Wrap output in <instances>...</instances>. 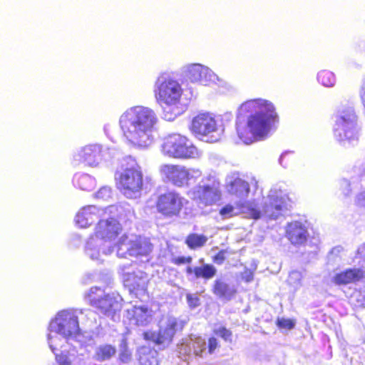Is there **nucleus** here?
<instances>
[{
	"instance_id": "f257e3e1",
	"label": "nucleus",
	"mask_w": 365,
	"mask_h": 365,
	"mask_svg": "<svg viewBox=\"0 0 365 365\" xmlns=\"http://www.w3.org/2000/svg\"><path fill=\"white\" fill-rule=\"evenodd\" d=\"M277 117L272 103L262 99L246 101L238 110L236 122L238 137L247 145L264 139Z\"/></svg>"
},
{
	"instance_id": "f03ea898",
	"label": "nucleus",
	"mask_w": 365,
	"mask_h": 365,
	"mask_svg": "<svg viewBox=\"0 0 365 365\" xmlns=\"http://www.w3.org/2000/svg\"><path fill=\"white\" fill-rule=\"evenodd\" d=\"M158 118L155 112L141 106L126 110L120 117L123 135L133 145L148 148L154 142V133Z\"/></svg>"
},
{
	"instance_id": "7ed1b4c3",
	"label": "nucleus",
	"mask_w": 365,
	"mask_h": 365,
	"mask_svg": "<svg viewBox=\"0 0 365 365\" xmlns=\"http://www.w3.org/2000/svg\"><path fill=\"white\" fill-rule=\"evenodd\" d=\"M109 212L99 220L93 235L87 240L85 253L92 260L103 261L104 257L111 255L118 246L115 240L121 230L120 223Z\"/></svg>"
},
{
	"instance_id": "20e7f679",
	"label": "nucleus",
	"mask_w": 365,
	"mask_h": 365,
	"mask_svg": "<svg viewBox=\"0 0 365 365\" xmlns=\"http://www.w3.org/2000/svg\"><path fill=\"white\" fill-rule=\"evenodd\" d=\"M154 93L158 103L164 109L165 119L173 120L181 113L179 105L182 89L177 81L168 74L160 75L155 81Z\"/></svg>"
},
{
	"instance_id": "39448f33",
	"label": "nucleus",
	"mask_w": 365,
	"mask_h": 365,
	"mask_svg": "<svg viewBox=\"0 0 365 365\" xmlns=\"http://www.w3.org/2000/svg\"><path fill=\"white\" fill-rule=\"evenodd\" d=\"M334 136L345 147L355 146L359 139L357 115L352 107L340 108L336 115Z\"/></svg>"
},
{
	"instance_id": "423d86ee",
	"label": "nucleus",
	"mask_w": 365,
	"mask_h": 365,
	"mask_svg": "<svg viewBox=\"0 0 365 365\" xmlns=\"http://www.w3.org/2000/svg\"><path fill=\"white\" fill-rule=\"evenodd\" d=\"M123 167V171L116 176L118 187L128 198H136L140 195L143 185L141 168L131 157L126 159Z\"/></svg>"
},
{
	"instance_id": "0eeeda50",
	"label": "nucleus",
	"mask_w": 365,
	"mask_h": 365,
	"mask_svg": "<svg viewBox=\"0 0 365 365\" xmlns=\"http://www.w3.org/2000/svg\"><path fill=\"white\" fill-rule=\"evenodd\" d=\"M190 129L201 140L215 143L221 139L224 126L210 113H200L192 120Z\"/></svg>"
},
{
	"instance_id": "6e6552de",
	"label": "nucleus",
	"mask_w": 365,
	"mask_h": 365,
	"mask_svg": "<svg viewBox=\"0 0 365 365\" xmlns=\"http://www.w3.org/2000/svg\"><path fill=\"white\" fill-rule=\"evenodd\" d=\"M161 151L166 156L180 159L198 158L202 155V152L186 137L177 133L164 138Z\"/></svg>"
},
{
	"instance_id": "1a4fd4ad",
	"label": "nucleus",
	"mask_w": 365,
	"mask_h": 365,
	"mask_svg": "<svg viewBox=\"0 0 365 365\" xmlns=\"http://www.w3.org/2000/svg\"><path fill=\"white\" fill-rule=\"evenodd\" d=\"M226 186L230 194L240 199L237 205L242 210V212L247 213L254 219L261 217L262 213L257 210V205L254 202L245 200L250 192V185L239 174L234 173L227 176Z\"/></svg>"
},
{
	"instance_id": "9d476101",
	"label": "nucleus",
	"mask_w": 365,
	"mask_h": 365,
	"mask_svg": "<svg viewBox=\"0 0 365 365\" xmlns=\"http://www.w3.org/2000/svg\"><path fill=\"white\" fill-rule=\"evenodd\" d=\"M86 297L101 314L110 317L113 321L119 320L118 313L121 309V304L118 296L114 294H105L102 289L94 287L91 288Z\"/></svg>"
},
{
	"instance_id": "9b49d317",
	"label": "nucleus",
	"mask_w": 365,
	"mask_h": 365,
	"mask_svg": "<svg viewBox=\"0 0 365 365\" xmlns=\"http://www.w3.org/2000/svg\"><path fill=\"white\" fill-rule=\"evenodd\" d=\"M185 322L174 317H166L159 324L158 332H146L145 338L163 346H168L173 340L177 331H181Z\"/></svg>"
},
{
	"instance_id": "f8f14e48",
	"label": "nucleus",
	"mask_w": 365,
	"mask_h": 365,
	"mask_svg": "<svg viewBox=\"0 0 365 365\" xmlns=\"http://www.w3.org/2000/svg\"><path fill=\"white\" fill-rule=\"evenodd\" d=\"M152 250V244L147 238L124 235L118 241L117 256L123 258L147 256Z\"/></svg>"
},
{
	"instance_id": "ddd939ff",
	"label": "nucleus",
	"mask_w": 365,
	"mask_h": 365,
	"mask_svg": "<svg viewBox=\"0 0 365 365\" xmlns=\"http://www.w3.org/2000/svg\"><path fill=\"white\" fill-rule=\"evenodd\" d=\"M161 175L177 187H182L188 182L199 178L202 172L199 169L186 168L178 165H163L160 168Z\"/></svg>"
},
{
	"instance_id": "4468645a",
	"label": "nucleus",
	"mask_w": 365,
	"mask_h": 365,
	"mask_svg": "<svg viewBox=\"0 0 365 365\" xmlns=\"http://www.w3.org/2000/svg\"><path fill=\"white\" fill-rule=\"evenodd\" d=\"M208 182H201L188 192L189 197L199 205H211L220 199V182L209 180Z\"/></svg>"
},
{
	"instance_id": "2eb2a0df",
	"label": "nucleus",
	"mask_w": 365,
	"mask_h": 365,
	"mask_svg": "<svg viewBox=\"0 0 365 365\" xmlns=\"http://www.w3.org/2000/svg\"><path fill=\"white\" fill-rule=\"evenodd\" d=\"M50 324L55 330L70 338H76L79 332V325L76 311L63 310L59 312Z\"/></svg>"
},
{
	"instance_id": "dca6fc26",
	"label": "nucleus",
	"mask_w": 365,
	"mask_h": 365,
	"mask_svg": "<svg viewBox=\"0 0 365 365\" xmlns=\"http://www.w3.org/2000/svg\"><path fill=\"white\" fill-rule=\"evenodd\" d=\"M288 196L281 190L272 189L264 202L263 214L272 220L277 219L288 210Z\"/></svg>"
},
{
	"instance_id": "f3484780",
	"label": "nucleus",
	"mask_w": 365,
	"mask_h": 365,
	"mask_svg": "<svg viewBox=\"0 0 365 365\" xmlns=\"http://www.w3.org/2000/svg\"><path fill=\"white\" fill-rule=\"evenodd\" d=\"M186 200L175 192H168L160 195L157 200L158 212L165 217L177 216L181 211Z\"/></svg>"
},
{
	"instance_id": "a211bd4d",
	"label": "nucleus",
	"mask_w": 365,
	"mask_h": 365,
	"mask_svg": "<svg viewBox=\"0 0 365 365\" xmlns=\"http://www.w3.org/2000/svg\"><path fill=\"white\" fill-rule=\"evenodd\" d=\"M114 206H109L105 209H100L94 205L83 207L76 215L75 222L80 227H87L96 220L106 217L108 213L113 212Z\"/></svg>"
},
{
	"instance_id": "6ab92c4d",
	"label": "nucleus",
	"mask_w": 365,
	"mask_h": 365,
	"mask_svg": "<svg viewBox=\"0 0 365 365\" xmlns=\"http://www.w3.org/2000/svg\"><path fill=\"white\" fill-rule=\"evenodd\" d=\"M185 76L191 82L199 83L202 85H207L215 83L218 77L208 67L199 63L189 65L186 67Z\"/></svg>"
},
{
	"instance_id": "aec40b11",
	"label": "nucleus",
	"mask_w": 365,
	"mask_h": 365,
	"mask_svg": "<svg viewBox=\"0 0 365 365\" xmlns=\"http://www.w3.org/2000/svg\"><path fill=\"white\" fill-rule=\"evenodd\" d=\"M129 268L130 264L121 265L119 268L125 286L128 287L130 290L145 291L148 282V274L140 270L130 272L126 270Z\"/></svg>"
},
{
	"instance_id": "412c9836",
	"label": "nucleus",
	"mask_w": 365,
	"mask_h": 365,
	"mask_svg": "<svg viewBox=\"0 0 365 365\" xmlns=\"http://www.w3.org/2000/svg\"><path fill=\"white\" fill-rule=\"evenodd\" d=\"M76 160L82 161L91 167L98 166L103 160L102 147L100 145H89L82 148L74 155Z\"/></svg>"
},
{
	"instance_id": "4be33fe9",
	"label": "nucleus",
	"mask_w": 365,
	"mask_h": 365,
	"mask_svg": "<svg viewBox=\"0 0 365 365\" xmlns=\"http://www.w3.org/2000/svg\"><path fill=\"white\" fill-rule=\"evenodd\" d=\"M178 351L183 355H190L193 351L195 356L203 357V354L206 353V341L202 337L191 336L178 346Z\"/></svg>"
},
{
	"instance_id": "5701e85b",
	"label": "nucleus",
	"mask_w": 365,
	"mask_h": 365,
	"mask_svg": "<svg viewBox=\"0 0 365 365\" xmlns=\"http://www.w3.org/2000/svg\"><path fill=\"white\" fill-rule=\"evenodd\" d=\"M212 293L220 300L230 301L237 293L235 284L230 283L225 277L217 278L212 284Z\"/></svg>"
},
{
	"instance_id": "b1692460",
	"label": "nucleus",
	"mask_w": 365,
	"mask_h": 365,
	"mask_svg": "<svg viewBox=\"0 0 365 365\" xmlns=\"http://www.w3.org/2000/svg\"><path fill=\"white\" fill-rule=\"evenodd\" d=\"M287 237L292 244L300 245L304 244L308 237V232L306 226L301 222L294 221L287 226Z\"/></svg>"
},
{
	"instance_id": "393cba45",
	"label": "nucleus",
	"mask_w": 365,
	"mask_h": 365,
	"mask_svg": "<svg viewBox=\"0 0 365 365\" xmlns=\"http://www.w3.org/2000/svg\"><path fill=\"white\" fill-rule=\"evenodd\" d=\"M128 314L131 315L135 324L140 326L148 324L153 318V312L145 307H133L128 310Z\"/></svg>"
},
{
	"instance_id": "a878e982",
	"label": "nucleus",
	"mask_w": 365,
	"mask_h": 365,
	"mask_svg": "<svg viewBox=\"0 0 365 365\" xmlns=\"http://www.w3.org/2000/svg\"><path fill=\"white\" fill-rule=\"evenodd\" d=\"M364 277V272L360 269H349L336 274L334 282L336 284H347L359 281Z\"/></svg>"
},
{
	"instance_id": "bb28decb",
	"label": "nucleus",
	"mask_w": 365,
	"mask_h": 365,
	"mask_svg": "<svg viewBox=\"0 0 365 365\" xmlns=\"http://www.w3.org/2000/svg\"><path fill=\"white\" fill-rule=\"evenodd\" d=\"M116 353L115 347L110 344H102L96 347L93 359L98 361L109 360Z\"/></svg>"
},
{
	"instance_id": "cd10ccee",
	"label": "nucleus",
	"mask_w": 365,
	"mask_h": 365,
	"mask_svg": "<svg viewBox=\"0 0 365 365\" xmlns=\"http://www.w3.org/2000/svg\"><path fill=\"white\" fill-rule=\"evenodd\" d=\"M217 273V269L212 264H205L201 267H195L196 278L212 279Z\"/></svg>"
},
{
	"instance_id": "c85d7f7f",
	"label": "nucleus",
	"mask_w": 365,
	"mask_h": 365,
	"mask_svg": "<svg viewBox=\"0 0 365 365\" xmlns=\"http://www.w3.org/2000/svg\"><path fill=\"white\" fill-rule=\"evenodd\" d=\"M207 240L205 235L192 233L187 237L185 242L190 249L195 250L203 247Z\"/></svg>"
},
{
	"instance_id": "c756f323",
	"label": "nucleus",
	"mask_w": 365,
	"mask_h": 365,
	"mask_svg": "<svg viewBox=\"0 0 365 365\" xmlns=\"http://www.w3.org/2000/svg\"><path fill=\"white\" fill-rule=\"evenodd\" d=\"M304 277V271L292 270L289 274L287 282L295 290H298L302 286Z\"/></svg>"
},
{
	"instance_id": "7c9ffc66",
	"label": "nucleus",
	"mask_w": 365,
	"mask_h": 365,
	"mask_svg": "<svg viewBox=\"0 0 365 365\" xmlns=\"http://www.w3.org/2000/svg\"><path fill=\"white\" fill-rule=\"evenodd\" d=\"M119 360L124 364L129 363L132 359V351L128 349L125 339H123L119 345Z\"/></svg>"
},
{
	"instance_id": "2f4dec72",
	"label": "nucleus",
	"mask_w": 365,
	"mask_h": 365,
	"mask_svg": "<svg viewBox=\"0 0 365 365\" xmlns=\"http://www.w3.org/2000/svg\"><path fill=\"white\" fill-rule=\"evenodd\" d=\"M78 187L86 191H91L95 186V180L87 174L81 175L77 180Z\"/></svg>"
},
{
	"instance_id": "473e14b6",
	"label": "nucleus",
	"mask_w": 365,
	"mask_h": 365,
	"mask_svg": "<svg viewBox=\"0 0 365 365\" xmlns=\"http://www.w3.org/2000/svg\"><path fill=\"white\" fill-rule=\"evenodd\" d=\"M319 82L324 86L331 87L336 82L334 74L329 71H322L318 73L317 76Z\"/></svg>"
},
{
	"instance_id": "72a5a7b5",
	"label": "nucleus",
	"mask_w": 365,
	"mask_h": 365,
	"mask_svg": "<svg viewBox=\"0 0 365 365\" xmlns=\"http://www.w3.org/2000/svg\"><path fill=\"white\" fill-rule=\"evenodd\" d=\"M242 212V210L238 206V208H235L232 205H227L223 207L220 211V214L225 218L230 217L233 215H235L238 213V212Z\"/></svg>"
},
{
	"instance_id": "f704fd0d",
	"label": "nucleus",
	"mask_w": 365,
	"mask_h": 365,
	"mask_svg": "<svg viewBox=\"0 0 365 365\" xmlns=\"http://www.w3.org/2000/svg\"><path fill=\"white\" fill-rule=\"evenodd\" d=\"M187 302L190 308L195 309L200 306V299L197 293L186 294Z\"/></svg>"
},
{
	"instance_id": "c9c22d12",
	"label": "nucleus",
	"mask_w": 365,
	"mask_h": 365,
	"mask_svg": "<svg viewBox=\"0 0 365 365\" xmlns=\"http://www.w3.org/2000/svg\"><path fill=\"white\" fill-rule=\"evenodd\" d=\"M214 332L225 341H231L232 332L225 327L221 326L215 327L214 328Z\"/></svg>"
},
{
	"instance_id": "e433bc0d",
	"label": "nucleus",
	"mask_w": 365,
	"mask_h": 365,
	"mask_svg": "<svg viewBox=\"0 0 365 365\" xmlns=\"http://www.w3.org/2000/svg\"><path fill=\"white\" fill-rule=\"evenodd\" d=\"M96 197L103 200H108L111 197L112 190L110 187H102L96 193Z\"/></svg>"
},
{
	"instance_id": "4c0bfd02",
	"label": "nucleus",
	"mask_w": 365,
	"mask_h": 365,
	"mask_svg": "<svg viewBox=\"0 0 365 365\" xmlns=\"http://www.w3.org/2000/svg\"><path fill=\"white\" fill-rule=\"evenodd\" d=\"M353 297L355 298L358 306L365 307V286L356 291Z\"/></svg>"
},
{
	"instance_id": "58836bf2",
	"label": "nucleus",
	"mask_w": 365,
	"mask_h": 365,
	"mask_svg": "<svg viewBox=\"0 0 365 365\" xmlns=\"http://www.w3.org/2000/svg\"><path fill=\"white\" fill-rule=\"evenodd\" d=\"M277 325L281 328L292 329L294 327V322L289 319H278Z\"/></svg>"
},
{
	"instance_id": "ea45409f",
	"label": "nucleus",
	"mask_w": 365,
	"mask_h": 365,
	"mask_svg": "<svg viewBox=\"0 0 365 365\" xmlns=\"http://www.w3.org/2000/svg\"><path fill=\"white\" fill-rule=\"evenodd\" d=\"M217 346H218L217 340L214 337L210 338L209 341H208V350H207V351H206L205 354H203V356L206 355L207 353L210 354H212L215 351V350L217 349Z\"/></svg>"
},
{
	"instance_id": "a19ab883",
	"label": "nucleus",
	"mask_w": 365,
	"mask_h": 365,
	"mask_svg": "<svg viewBox=\"0 0 365 365\" xmlns=\"http://www.w3.org/2000/svg\"><path fill=\"white\" fill-rule=\"evenodd\" d=\"M226 251L221 250L213 257V262L217 264H222L226 259Z\"/></svg>"
},
{
	"instance_id": "79ce46f5",
	"label": "nucleus",
	"mask_w": 365,
	"mask_h": 365,
	"mask_svg": "<svg viewBox=\"0 0 365 365\" xmlns=\"http://www.w3.org/2000/svg\"><path fill=\"white\" fill-rule=\"evenodd\" d=\"M340 186H341V188L345 195H348L350 193V192H351L350 183L347 180H346V179L341 180L340 181Z\"/></svg>"
},
{
	"instance_id": "37998d69",
	"label": "nucleus",
	"mask_w": 365,
	"mask_h": 365,
	"mask_svg": "<svg viewBox=\"0 0 365 365\" xmlns=\"http://www.w3.org/2000/svg\"><path fill=\"white\" fill-rule=\"evenodd\" d=\"M356 203L357 205L365 208V190L359 192L356 197Z\"/></svg>"
},
{
	"instance_id": "c03bdc74",
	"label": "nucleus",
	"mask_w": 365,
	"mask_h": 365,
	"mask_svg": "<svg viewBox=\"0 0 365 365\" xmlns=\"http://www.w3.org/2000/svg\"><path fill=\"white\" fill-rule=\"evenodd\" d=\"M242 279L247 282H251L253 279V273L250 270H246L242 273Z\"/></svg>"
},
{
	"instance_id": "a18cd8bd",
	"label": "nucleus",
	"mask_w": 365,
	"mask_h": 365,
	"mask_svg": "<svg viewBox=\"0 0 365 365\" xmlns=\"http://www.w3.org/2000/svg\"><path fill=\"white\" fill-rule=\"evenodd\" d=\"M357 255L359 258L365 260V243L361 245L357 250Z\"/></svg>"
},
{
	"instance_id": "49530a36",
	"label": "nucleus",
	"mask_w": 365,
	"mask_h": 365,
	"mask_svg": "<svg viewBox=\"0 0 365 365\" xmlns=\"http://www.w3.org/2000/svg\"><path fill=\"white\" fill-rule=\"evenodd\" d=\"M191 261H192V257H178L177 259V262L178 264L190 263Z\"/></svg>"
},
{
	"instance_id": "de8ad7c7",
	"label": "nucleus",
	"mask_w": 365,
	"mask_h": 365,
	"mask_svg": "<svg viewBox=\"0 0 365 365\" xmlns=\"http://www.w3.org/2000/svg\"><path fill=\"white\" fill-rule=\"evenodd\" d=\"M187 274H192V273L195 274V267H187Z\"/></svg>"
},
{
	"instance_id": "09e8293b",
	"label": "nucleus",
	"mask_w": 365,
	"mask_h": 365,
	"mask_svg": "<svg viewBox=\"0 0 365 365\" xmlns=\"http://www.w3.org/2000/svg\"><path fill=\"white\" fill-rule=\"evenodd\" d=\"M94 315H95V314H94L93 312H92L91 310H87L86 311V316H88V317H93Z\"/></svg>"
},
{
	"instance_id": "8fccbe9b",
	"label": "nucleus",
	"mask_w": 365,
	"mask_h": 365,
	"mask_svg": "<svg viewBox=\"0 0 365 365\" xmlns=\"http://www.w3.org/2000/svg\"><path fill=\"white\" fill-rule=\"evenodd\" d=\"M287 153H284L283 154H282V155L280 156V158H279V163L281 165H282V160L283 158H284L285 155L287 154Z\"/></svg>"
},
{
	"instance_id": "3c124183",
	"label": "nucleus",
	"mask_w": 365,
	"mask_h": 365,
	"mask_svg": "<svg viewBox=\"0 0 365 365\" xmlns=\"http://www.w3.org/2000/svg\"><path fill=\"white\" fill-rule=\"evenodd\" d=\"M336 251H339V248H334L331 251L332 253L336 252Z\"/></svg>"
}]
</instances>
